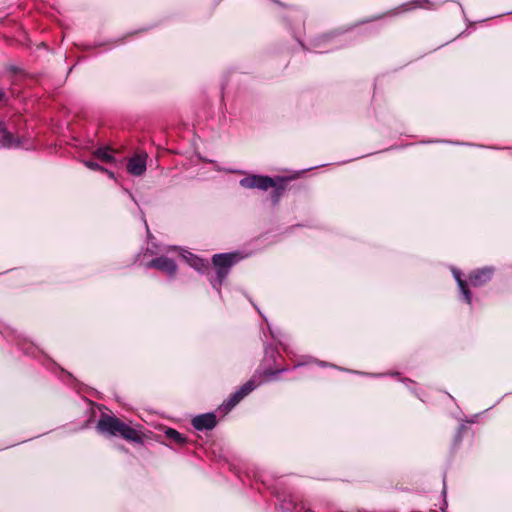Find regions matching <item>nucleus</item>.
Returning <instances> with one entry per match:
<instances>
[{
    "label": "nucleus",
    "instance_id": "nucleus-1",
    "mask_svg": "<svg viewBox=\"0 0 512 512\" xmlns=\"http://www.w3.org/2000/svg\"><path fill=\"white\" fill-rule=\"evenodd\" d=\"M289 367L285 364L282 355L273 348H267L260 365L250 380L243 384L222 405L225 412L232 410L244 397L250 394L256 387L263 383L280 379V375L287 372Z\"/></svg>",
    "mask_w": 512,
    "mask_h": 512
},
{
    "label": "nucleus",
    "instance_id": "nucleus-2",
    "mask_svg": "<svg viewBox=\"0 0 512 512\" xmlns=\"http://www.w3.org/2000/svg\"><path fill=\"white\" fill-rule=\"evenodd\" d=\"M97 431L108 438L118 437L126 442L138 445L144 444L146 434L140 424L132 425L131 421H124L121 418L102 414L96 425Z\"/></svg>",
    "mask_w": 512,
    "mask_h": 512
},
{
    "label": "nucleus",
    "instance_id": "nucleus-3",
    "mask_svg": "<svg viewBox=\"0 0 512 512\" xmlns=\"http://www.w3.org/2000/svg\"><path fill=\"white\" fill-rule=\"evenodd\" d=\"M297 178V175L292 176H264V175H249L240 180V185L247 189H259L262 191H271V201L277 205L288 188V183Z\"/></svg>",
    "mask_w": 512,
    "mask_h": 512
},
{
    "label": "nucleus",
    "instance_id": "nucleus-4",
    "mask_svg": "<svg viewBox=\"0 0 512 512\" xmlns=\"http://www.w3.org/2000/svg\"><path fill=\"white\" fill-rule=\"evenodd\" d=\"M244 256L240 252L215 254L212 257V264L215 269V279L211 280L214 288L220 289L223 282L230 273L231 268L240 262Z\"/></svg>",
    "mask_w": 512,
    "mask_h": 512
},
{
    "label": "nucleus",
    "instance_id": "nucleus-5",
    "mask_svg": "<svg viewBox=\"0 0 512 512\" xmlns=\"http://www.w3.org/2000/svg\"><path fill=\"white\" fill-rule=\"evenodd\" d=\"M147 268L157 269L168 275L170 278H174L176 276L178 266L176 262L168 258L166 256H160L152 259L150 262L146 264Z\"/></svg>",
    "mask_w": 512,
    "mask_h": 512
},
{
    "label": "nucleus",
    "instance_id": "nucleus-6",
    "mask_svg": "<svg viewBox=\"0 0 512 512\" xmlns=\"http://www.w3.org/2000/svg\"><path fill=\"white\" fill-rule=\"evenodd\" d=\"M495 268L487 266L471 271L468 275V282L473 287H481L493 278Z\"/></svg>",
    "mask_w": 512,
    "mask_h": 512
},
{
    "label": "nucleus",
    "instance_id": "nucleus-7",
    "mask_svg": "<svg viewBox=\"0 0 512 512\" xmlns=\"http://www.w3.org/2000/svg\"><path fill=\"white\" fill-rule=\"evenodd\" d=\"M217 424V419L214 413L201 414L192 419V426L198 430H211Z\"/></svg>",
    "mask_w": 512,
    "mask_h": 512
},
{
    "label": "nucleus",
    "instance_id": "nucleus-8",
    "mask_svg": "<svg viewBox=\"0 0 512 512\" xmlns=\"http://www.w3.org/2000/svg\"><path fill=\"white\" fill-rule=\"evenodd\" d=\"M127 170L130 174L140 176L146 171V156L136 155L129 159Z\"/></svg>",
    "mask_w": 512,
    "mask_h": 512
},
{
    "label": "nucleus",
    "instance_id": "nucleus-9",
    "mask_svg": "<svg viewBox=\"0 0 512 512\" xmlns=\"http://www.w3.org/2000/svg\"><path fill=\"white\" fill-rule=\"evenodd\" d=\"M453 274H454V277H455V279H456V281H457V284H458V286H459V289H460L461 293H462V294H463V296H464L465 301H466L468 304H471V302H472V295H471V291L469 290V287H468V283H469V282H467V281H465V280H463V279L461 278V274H460V272H459V271H456V270H455V271L453 272Z\"/></svg>",
    "mask_w": 512,
    "mask_h": 512
},
{
    "label": "nucleus",
    "instance_id": "nucleus-10",
    "mask_svg": "<svg viewBox=\"0 0 512 512\" xmlns=\"http://www.w3.org/2000/svg\"><path fill=\"white\" fill-rule=\"evenodd\" d=\"M113 152H114V150L111 149L110 147H102V148H98L97 150H95L93 152V155L95 158H97L101 162L113 163L115 161V158L112 154Z\"/></svg>",
    "mask_w": 512,
    "mask_h": 512
},
{
    "label": "nucleus",
    "instance_id": "nucleus-11",
    "mask_svg": "<svg viewBox=\"0 0 512 512\" xmlns=\"http://www.w3.org/2000/svg\"><path fill=\"white\" fill-rule=\"evenodd\" d=\"M13 145V136L7 131L6 127L0 123V147H11Z\"/></svg>",
    "mask_w": 512,
    "mask_h": 512
},
{
    "label": "nucleus",
    "instance_id": "nucleus-12",
    "mask_svg": "<svg viewBox=\"0 0 512 512\" xmlns=\"http://www.w3.org/2000/svg\"><path fill=\"white\" fill-rule=\"evenodd\" d=\"M165 435H166L167 439H169L171 442H174L176 444L183 445L186 443V438L175 429L168 428L165 431Z\"/></svg>",
    "mask_w": 512,
    "mask_h": 512
},
{
    "label": "nucleus",
    "instance_id": "nucleus-13",
    "mask_svg": "<svg viewBox=\"0 0 512 512\" xmlns=\"http://www.w3.org/2000/svg\"><path fill=\"white\" fill-rule=\"evenodd\" d=\"M188 263L190 266L195 268L198 271H204L209 267L208 262L204 261L203 259L199 258L198 256L191 255L188 258Z\"/></svg>",
    "mask_w": 512,
    "mask_h": 512
},
{
    "label": "nucleus",
    "instance_id": "nucleus-14",
    "mask_svg": "<svg viewBox=\"0 0 512 512\" xmlns=\"http://www.w3.org/2000/svg\"><path fill=\"white\" fill-rule=\"evenodd\" d=\"M83 163H84V165H85L87 168H89V169H91V170H94V171H100V172H102V171H104V170H105V168H104V167H102V166H101V165H99L98 163H96V162H94V161H91V160L84 161Z\"/></svg>",
    "mask_w": 512,
    "mask_h": 512
},
{
    "label": "nucleus",
    "instance_id": "nucleus-15",
    "mask_svg": "<svg viewBox=\"0 0 512 512\" xmlns=\"http://www.w3.org/2000/svg\"><path fill=\"white\" fill-rule=\"evenodd\" d=\"M103 173H106L107 176H109L110 178H114V173L108 169L105 168L104 171H102Z\"/></svg>",
    "mask_w": 512,
    "mask_h": 512
},
{
    "label": "nucleus",
    "instance_id": "nucleus-16",
    "mask_svg": "<svg viewBox=\"0 0 512 512\" xmlns=\"http://www.w3.org/2000/svg\"><path fill=\"white\" fill-rule=\"evenodd\" d=\"M5 96V92L2 89H0V102H2L5 99Z\"/></svg>",
    "mask_w": 512,
    "mask_h": 512
},
{
    "label": "nucleus",
    "instance_id": "nucleus-17",
    "mask_svg": "<svg viewBox=\"0 0 512 512\" xmlns=\"http://www.w3.org/2000/svg\"><path fill=\"white\" fill-rule=\"evenodd\" d=\"M140 31H141V32H145V31H147V29H146V28H143V29H141Z\"/></svg>",
    "mask_w": 512,
    "mask_h": 512
}]
</instances>
